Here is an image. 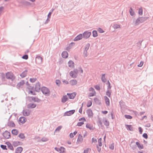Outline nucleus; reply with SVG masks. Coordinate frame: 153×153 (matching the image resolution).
I'll list each match as a JSON object with an SVG mask.
<instances>
[{
  "instance_id": "obj_9",
  "label": "nucleus",
  "mask_w": 153,
  "mask_h": 153,
  "mask_svg": "<svg viewBox=\"0 0 153 153\" xmlns=\"http://www.w3.org/2000/svg\"><path fill=\"white\" fill-rule=\"evenodd\" d=\"M23 114L25 116H27L30 115V111L28 109H24L22 111Z\"/></svg>"
},
{
  "instance_id": "obj_42",
  "label": "nucleus",
  "mask_w": 153,
  "mask_h": 153,
  "mask_svg": "<svg viewBox=\"0 0 153 153\" xmlns=\"http://www.w3.org/2000/svg\"><path fill=\"white\" fill-rule=\"evenodd\" d=\"M92 105V102L91 101H88L87 106L88 107H89L91 106Z\"/></svg>"
},
{
  "instance_id": "obj_17",
  "label": "nucleus",
  "mask_w": 153,
  "mask_h": 153,
  "mask_svg": "<svg viewBox=\"0 0 153 153\" xmlns=\"http://www.w3.org/2000/svg\"><path fill=\"white\" fill-rule=\"evenodd\" d=\"M67 95H68L70 99H73L76 96V94L74 93H67Z\"/></svg>"
},
{
  "instance_id": "obj_48",
  "label": "nucleus",
  "mask_w": 153,
  "mask_h": 153,
  "mask_svg": "<svg viewBox=\"0 0 153 153\" xmlns=\"http://www.w3.org/2000/svg\"><path fill=\"white\" fill-rule=\"evenodd\" d=\"M109 148L110 149L113 150L114 149V143H113L111 144L109 146Z\"/></svg>"
},
{
  "instance_id": "obj_20",
  "label": "nucleus",
  "mask_w": 153,
  "mask_h": 153,
  "mask_svg": "<svg viewBox=\"0 0 153 153\" xmlns=\"http://www.w3.org/2000/svg\"><path fill=\"white\" fill-rule=\"evenodd\" d=\"M26 118L23 117H21L19 118V121L21 123L24 124L25 123L26 121Z\"/></svg>"
},
{
  "instance_id": "obj_24",
  "label": "nucleus",
  "mask_w": 153,
  "mask_h": 153,
  "mask_svg": "<svg viewBox=\"0 0 153 153\" xmlns=\"http://www.w3.org/2000/svg\"><path fill=\"white\" fill-rule=\"evenodd\" d=\"M70 84L72 85H75L77 83V81L76 79H72L70 81Z\"/></svg>"
},
{
  "instance_id": "obj_31",
  "label": "nucleus",
  "mask_w": 153,
  "mask_h": 153,
  "mask_svg": "<svg viewBox=\"0 0 153 153\" xmlns=\"http://www.w3.org/2000/svg\"><path fill=\"white\" fill-rule=\"evenodd\" d=\"M21 143L19 141H14L13 143V145L14 147H16L20 145Z\"/></svg>"
},
{
  "instance_id": "obj_32",
  "label": "nucleus",
  "mask_w": 153,
  "mask_h": 153,
  "mask_svg": "<svg viewBox=\"0 0 153 153\" xmlns=\"http://www.w3.org/2000/svg\"><path fill=\"white\" fill-rule=\"evenodd\" d=\"M68 65L69 67H73L74 66V62L72 60H70L68 63Z\"/></svg>"
},
{
  "instance_id": "obj_14",
  "label": "nucleus",
  "mask_w": 153,
  "mask_h": 153,
  "mask_svg": "<svg viewBox=\"0 0 153 153\" xmlns=\"http://www.w3.org/2000/svg\"><path fill=\"white\" fill-rule=\"evenodd\" d=\"M82 34H80L75 38L74 40V41H77L82 39Z\"/></svg>"
},
{
  "instance_id": "obj_2",
  "label": "nucleus",
  "mask_w": 153,
  "mask_h": 153,
  "mask_svg": "<svg viewBox=\"0 0 153 153\" xmlns=\"http://www.w3.org/2000/svg\"><path fill=\"white\" fill-rule=\"evenodd\" d=\"M27 98L29 101L31 102L33 101L34 102H39L41 101L40 99L36 97H30L29 96L27 97Z\"/></svg>"
},
{
  "instance_id": "obj_56",
  "label": "nucleus",
  "mask_w": 153,
  "mask_h": 153,
  "mask_svg": "<svg viewBox=\"0 0 153 153\" xmlns=\"http://www.w3.org/2000/svg\"><path fill=\"white\" fill-rule=\"evenodd\" d=\"M28 58V55L27 54H25L23 55L22 57V58L25 59H27Z\"/></svg>"
},
{
  "instance_id": "obj_29",
  "label": "nucleus",
  "mask_w": 153,
  "mask_h": 153,
  "mask_svg": "<svg viewBox=\"0 0 153 153\" xmlns=\"http://www.w3.org/2000/svg\"><path fill=\"white\" fill-rule=\"evenodd\" d=\"M68 98L66 95L63 96L62 98L61 102L63 103L65 102L68 100Z\"/></svg>"
},
{
  "instance_id": "obj_52",
  "label": "nucleus",
  "mask_w": 153,
  "mask_h": 153,
  "mask_svg": "<svg viewBox=\"0 0 153 153\" xmlns=\"http://www.w3.org/2000/svg\"><path fill=\"white\" fill-rule=\"evenodd\" d=\"M1 147L3 150H7V146L4 145H1L0 146Z\"/></svg>"
},
{
  "instance_id": "obj_8",
  "label": "nucleus",
  "mask_w": 153,
  "mask_h": 153,
  "mask_svg": "<svg viewBox=\"0 0 153 153\" xmlns=\"http://www.w3.org/2000/svg\"><path fill=\"white\" fill-rule=\"evenodd\" d=\"M75 112V110H70L68 111H67L66 112H65L64 113V116H71V115L73 114Z\"/></svg>"
},
{
  "instance_id": "obj_39",
  "label": "nucleus",
  "mask_w": 153,
  "mask_h": 153,
  "mask_svg": "<svg viewBox=\"0 0 153 153\" xmlns=\"http://www.w3.org/2000/svg\"><path fill=\"white\" fill-rule=\"evenodd\" d=\"M18 137L22 139H23L25 138V137L24 134L20 133Z\"/></svg>"
},
{
  "instance_id": "obj_34",
  "label": "nucleus",
  "mask_w": 153,
  "mask_h": 153,
  "mask_svg": "<svg viewBox=\"0 0 153 153\" xmlns=\"http://www.w3.org/2000/svg\"><path fill=\"white\" fill-rule=\"evenodd\" d=\"M35 90H28V94H32L33 95H36V94L35 93Z\"/></svg>"
},
{
  "instance_id": "obj_6",
  "label": "nucleus",
  "mask_w": 153,
  "mask_h": 153,
  "mask_svg": "<svg viewBox=\"0 0 153 153\" xmlns=\"http://www.w3.org/2000/svg\"><path fill=\"white\" fill-rule=\"evenodd\" d=\"M13 74L11 72H7L6 74V78L9 79H11L13 81Z\"/></svg>"
},
{
  "instance_id": "obj_41",
  "label": "nucleus",
  "mask_w": 153,
  "mask_h": 153,
  "mask_svg": "<svg viewBox=\"0 0 153 153\" xmlns=\"http://www.w3.org/2000/svg\"><path fill=\"white\" fill-rule=\"evenodd\" d=\"M86 127L87 128H89L90 130L92 129L93 126H92L90 124L87 123L86 125Z\"/></svg>"
},
{
  "instance_id": "obj_36",
  "label": "nucleus",
  "mask_w": 153,
  "mask_h": 153,
  "mask_svg": "<svg viewBox=\"0 0 153 153\" xmlns=\"http://www.w3.org/2000/svg\"><path fill=\"white\" fill-rule=\"evenodd\" d=\"M1 79L3 81H6V76L4 73H1Z\"/></svg>"
},
{
  "instance_id": "obj_18",
  "label": "nucleus",
  "mask_w": 153,
  "mask_h": 153,
  "mask_svg": "<svg viewBox=\"0 0 153 153\" xmlns=\"http://www.w3.org/2000/svg\"><path fill=\"white\" fill-rule=\"evenodd\" d=\"M69 74L72 77L74 78H76L77 77L78 75L77 74L74 73L72 72V71H71L69 73Z\"/></svg>"
},
{
  "instance_id": "obj_40",
  "label": "nucleus",
  "mask_w": 153,
  "mask_h": 153,
  "mask_svg": "<svg viewBox=\"0 0 153 153\" xmlns=\"http://www.w3.org/2000/svg\"><path fill=\"white\" fill-rule=\"evenodd\" d=\"M90 46V44L89 43L87 44L85 46L84 50L87 51L89 48Z\"/></svg>"
},
{
  "instance_id": "obj_1",
  "label": "nucleus",
  "mask_w": 153,
  "mask_h": 153,
  "mask_svg": "<svg viewBox=\"0 0 153 153\" xmlns=\"http://www.w3.org/2000/svg\"><path fill=\"white\" fill-rule=\"evenodd\" d=\"M149 17H140L137 18L134 23V25L137 26L140 23H142L147 20Z\"/></svg>"
},
{
  "instance_id": "obj_26",
  "label": "nucleus",
  "mask_w": 153,
  "mask_h": 153,
  "mask_svg": "<svg viewBox=\"0 0 153 153\" xmlns=\"http://www.w3.org/2000/svg\"><path fill=\"white\" fill-rule=\"evenodd\" d=\"M103 122L104 125L106 126H108L109 125V122L105 118L103 119Z\"/></svg>"
},
{
  "instance_id": "obj_33",
  "label": "nucleus",
  "mask_w": 153,
  "mask_h": 153,
  "mask_svg": "<svg viewBox=\"0 0 153 153\" xmlns=\"http://www.w3.org/2000/svg\"><path fill=\"white\" fill-rule=\"evenodd\" d=\"M105 74H102L101 77L102 81L103 82H105L106 81V79L105 76Z\"/></svg>"
},
{
  "instance_id": "obj_37",
  "label": "nucleus",
  "mask_w": 153,
  "mask_h": 153,
  "mask_svg": "<svg viewBox=\"0 0 153 153\" xmlns=\"http://www.w3.org/2000/svg\"><path fill=\"white\" fill-rule=\"evenodd\" d=\"M93 36L94 37H97L98 36V34L97 31L96 30H93L92 31Z\"/></svg>"
},
{
  "instance_id": "obj_51",
  "label": "nucleus",
  "mask_w": 153,
  "mask_h": 153,
  "mask_svg": "<svg viewBox=\"0 0 153 153\" xmlns=\"http://www.w3.org/2000/svg\"><path fill=\"white\" fill-rule=\"evenodd\" d=\"M138 13L140 15H142L143 14V10L142 8H140L138 10Z\"/></svg>"
},
{
  "instance_id": "obj_22",
  "label": "nucleus",
  "mask_w": 153,
  "mask_h": 153,
  "mask_svg": "<svg viewBox=\"0 0 153 153\" xmlns=\"http://www.w3.org/2000/svg\"><path fill=\"white\" fill-rule=\"evenodd\" d=\"M62 57L64 58H66L68 56V53L66 51H63L62 53Z\"/></svg>"
},
{
  "instance_id": "obj_4",
  "label": "nucleus",
  "mask_w": 153,
  "mask_h": 153,
  "mask_svg": "<svg viewBox=\"0 0 153 153\" xmlns=\"http://www.w3.org/2000/svg\"><path fill=\"white\" fill-rule=\"evenodd\" d=\"M91 34V32L86 31L83 33V34L82 35L83 38L87 39L90 36Z\"/></svg>"
},
{
  "instance_id": "obj_46",
  "label": "nucleus",
  "mask_w": 153,
  "mask_h": 153,
  "mask_svg": "<svg viewBox=\"0 0 153 153\" xmlns=\"http://www.w3.org/2000/svg\"><path fill=\"white\" fill-rule=\"evenodd\" d=\"M120 106L121 108L125 104V102L121 100L120 102Z\"/></svg>"
},
{
  "instance_id": "obj_21",
  "label": "nucleus",
  "mask_w": 153,
  "mask_h": 153,
  "mask_svg": "<svg viewBox=\"0 0 153 153\" xmlns=\"http://www.w3.org/2000/svg\"><path fill=\"white\" fill-rule=\"evenodd\" d=\"M25 83V81L24 80H22L20 82L17 84L16 87L18 88L20 87L21 86L23 85Z\"/></svg>"
},
{
  "instance_id": "obj_63",
  "label": "nucleus",
  "mask_w": 153,
  "mask_h": 153,
  "mask_svg": "<svg viewBox=\"0 0 153 153\" xmlns=\"http://www.w3.org/2000/svg\"><path fill=\"white\" fill-rule=\"evenodd\" d=\"M62 126H58L56 129L55 131H59L62 128Z\"/></svg>"
},
{
  "instance_id": "obj_59",
  "label": "nucleus",
  "mask_w": 153,
  "mask_h": 153,
  "mask_svg": "<svg viewBox=\"0 0 153 153\" xmlns=\"http://www.w3.org/2000/svg\"><path fill=\"white\" fill-rule=\"evenodd\" d=\"M83 55L85 57H87L88 56L87 51L84 50L83 52Z\"/></svg>"
},
{
  "instance_id": "obj_16",
  "label": "nucleus",
  "mask_w": 153,
  "mask_h": 153,
  "mask_svg": "<svg viewBox=\"0 0 153 153\" xmlns=\"http://www.w3.org/2000/svg\"><path fill=\"white\" fill-rule=\"evenodd\" d=\"M36 106V104L34 103H30L27 105V107L29 108H33Z\"/></svg>"
},
{
  "instance_id": "obj_11",
  "label": "nucleus",
  "mask_w": 153,
  "mask_h": 153,
  "mask_svg": "<svg viewBox=\"0 0 153 153\" xmlns=\"http://www.w3.org/2000/svg\"><path fill=\"white\" fill-rule=\"evenodd\" d=\"M7 126L10 127H15L16 125L14 122L12 121H8L7 123Z\"/></svg>"
},
{
  "instance_id": "obj_5",
  "label": "nucleus",
  "mask_w": 153,
  "mask_h": 153,
  "mask_svg": "<svg viewBox=\"0 0 153 153\" xmlns=\"http://www.w3.org/2000/svg\"><path fill=\"white\" fill-rule=\"evenodd\" d=\"M42 58L40 56H37L36 57L35 62L37 64L39 65L42 63Z\"/></svg>"
},
{
  "instance_id": "obj_23",
  "label": "nucleus",
  "mask_w": 153,
  "mask_h": 153,
  "mask_svg": "<svg viewBox=\"0 0 153 153\" xmlns=\"http://www.w3.org/2000/svg\"><path fill=\"white\" fill-rule=\"evenodd\" d=\"M105 104L107 106L110 105V100L106 96H105Z\"/></svg>"
},
{
  "instance_id": "obj_62",
  "label": "nucleus",
  "mask_w": 153,
  "mask_h": 153,
  "mask_svg": "<svg viewBox=\"0 0 153 153\" xmlns=\"http://www.w3.org/2000/svg\"><path fill=\"white\" fill-rule=\"evenodd\" d=\"M143 137L146 139L148 138V136L146 133H144L143 134Z\"/></svg>"
},
{
  "instance_id": "obj_54",
  "label": "nucleus",
  "mask_w": 153,
  "mask_h": 153,
  "mask_svg": "<svg viewBox=\"0 0 153 153\" xmlns=\"http://www.w3.org/2000/svg\"><path fill=\"white\" fill-rule=\"evenodd\" d=\"M106 94L109 97H111V92L109 91L108 90L106 91Z\"/></svg>"
},
{
  "instance_id": "obj_44",
  "label": "nucleus",
  "mask_w": 153,
  "mask_h": 153,
  "mask_svg": "<svg viewBox=\"0 0 153 153\" xmlns=\"http://www.w3.org/2000/svg\"><path fill=\"white\" fill-rule=\"evenodd\" d=\"M61 83V82L59 80L56 79V83L58 86H60Z\"/></svg>"
},
{
  "instance_id": "obj_43",
  "label": "nucleus",
  "mask_w": 153,
  "mask_h": 153,
  "mask_svg": "<svg viewBox=\"0 0 153 153\" xmlns=\"http://www.w3.org/2000/svg\"><path fill=\"white\" fill-rule=\"evenodd\" d=\"M124 117L127 119H131L132 118V117L130 115L126 114Z\"/></svg>"
},
{
  "instance_id": "obj_57",
  "label": "nucleus",
  "mask_w": 153,
  "mask_h": 153,
  "mask_svg": "<svg viewBox=\"0 0 153 153\" xmlns=\"http://www.w3.org/2000/svg\"><path fill=\"white\" fill-rule=\"evenodd\" d=\"M84 123V122H78L77 123V126H81Z\"/></svg>"
},
{
  "instance_id": "obj_58",
  "label": "nucleus",
  "mask_w": 153,
  "mask_h": 153,
  "mask_svg": "<svg viewBox=\"0 0 153 153\" xmlns=\"http://www.w3.org/2000/svg\"><path fill=\"white\" fill-rule=\"evenodd\" d=\"M60 150H59V151H61V152L63 153V152H65V149L63 147H61L60 149Z\"/></svg>"
},
{
  "instance_id": "obj_28",
  "label": "nucleus",
  "mask_w": 153,
  "mask_h": 153,
  "mask_svg": "<svg viewBox=\"0 0 153 153\" xmlns=\"http://www.w3.org/2000/svg\"><path fill=\"white\" fill-rule=\"evenodd\" d=\"M22 150L23 149L22 147H19L16 149L15 153H21Z\"/></svg>"
},
{
  "instance_id": "obj_30",
  "label": "nucleus",
  "mask_w": 153,
  "mask_h": 153,
  "mask_svg": "<svg viewBox=\"0 0 153 153\" xmlns=\"http://www.w3.org/2000/svg\"><path fill=\"white\" fill-rule=\"evenodd\" d=\"M11 133L12 134L16 135L18 134L19 131L16 129H13L12 130Z\"/></svg>"
},
{
  "instance_id": "obj_27",
  "label": "nucleus",
  "mask_w": 153,
  "mask_h": 153,
  "mask_svg": "<svg viewBox=\"0 0 153 153\" xmlns=\"http://www.w3.org/2000/svg\"><path fill=\"white\" fill-rule=\"evenodd\" d=\"M136 144L137 145L139 149H143L144 146L143 144L140 145V143L138 142L136 143Z\"/></svg>"
},
{
  "instance_id": "obj_3",
  "label": "nucleus",
  "mask_w": 153,
  "mask_h": 153,
  "mask_svg": "<svg viewBox=\"0 0 153 153\" xmlns=\"http://www.w3.org/2000/svg\"><path fill=\"white\" fill-rule=\"evenodd\" d=\"M42 93L46 96H49L50 95V92L49 89L47 87H43L41 89Z\"/></svg>"
},
{
  "instance_id": "obj_13",
  "label": "nucleus",
  "mask_w": 153,
  "mask_h": 153,
  "mask_svg": "<svg viewBox=\"0 0 153 153\" xmlns=\"http://www.w3.org/2000/svg\"><path fill=\"white\" fill-rule=\"evenodd\" d=\"M28 71L27 69L25 70L20 74V76L22 78H23L25 77L27 75V73Z\"/></svg>"
},
{
  "instance_id": "obj_12",
  "label": "nucleus",
  "mask_w": 153,
  "mask_h": 153,
  "mask_svg": "<svg viewBox=\"0 0 153 153\" xmlns=\"http://www.w3.org/2000/svg\"><path fill=\"white\" fill-rule=\"evenodd\" d=\"M86 112L89 118H92L93 117V114L92 110L88 109L87 110Z\"/></svg>"
},
{
  "instance_id": "obj_45",
  "label": "nucleus",
  "mask_w": 153,
  "mask_h": 153,
  "mask_svg": "<svg viewBox=\"0 0 153 153\" xmlns=\"http://www.w3.org/2000/svg\"><path fill=\"white\" fill-rule=\"evenodd\" d=\"M36 80V78H31L30 79V81L32 83L35 82Z\"/></svg>"
},
{
  "instance_id": "obj_60",
  "label": "nucleus",
  "mask_w": 153,
  "mask_h": 153,
  "mask_svg": "<svg viewBox=\"0 0 153 153\" xmlns=\"http://www.w3.org/2000/svg\"><path fill=\"white\" fill-rule=\"evenodd\" d=\"M27 89L28 90H34L35 88H34V87L33 86H29V87L27 88Z\"/></svg>"
},
{
  "instance_id": "obj_15",
  "label": "nucleus",
  "mask_w": 153,
  "mask_h": 153,
  "mask_svg": "<svg viewBox=\"0 0 153 153\" xmlns=\"http://www.w3.org/2000/svg\"><path fill=\"white\" fill-rule=\"evenodd\" d=\"M83 140V139L82 138V136L81 134H79L77 139V143H81L82 142Z\"/></svg>"
},
{
  "instance_id": "obj_55",
  "label": "nucleus",
  "mask_w": 153,
  "mask_h": 153,
  "mask_svg": "<svg viewBox=\"0 0 153 153\" xmlns=\"http://www.w3.org/2000/svg\"><path fill=\"white\" fill-rule=\"evenodd\" d=\"M94 88L97 91H100V86L98 85H96L94 86Z\"/></svg>"
},
{
  "instance_id": "obj_53",
  "label": "nucleus",
  "mask_w": 153,
  "mask_h": 153,
  "mask_svg": "<svg viewBox=\"0 0 153 153\" xmlns=\"http://www.w3.org/2000/svg\"><path fill=\"white\" fill-rule=\"evenodd\" d=\"M102 138H100L98 140V142L99 144V146H101L102 145Z\"/></svg>"
},
{
  "instance_id": "obj_7",
  "label": "nucleus",
  "mask_w": 153,
  "mask_h": 153,
  "mask_svg": "<svg viewBox=\"0 0 153 153\" xmlns=\"http://www.w3.org/2000/svg\"><path fill=\"white\" fill-rule=\"evenodd\" d=\"M2 135L3 137L6 139H8L10 138L11 137L10 132L7 131H5L3 133Z\"/></svg>"
},
{
  "instance_id": "obj_50",
  "label": "nucleus",
  "mask_w": 153,
  "mask_h": 153,
  "mask_svg": "<svg viewBox=\"0 0 153 153\" xmlns=\"http://www.w3.org/2000/svg\"><path fill=\"white\" fill-rule=\"evenodd\" d=\"M113 27L114 29H118L120 28V25L117 24L114 25Z\"/></svg>"
},
{
  "instance_id": "obj_10",
  "label": "nucleus",
  "mask_w": 153,
  "mask_h": 153,
  "mask_svg": "<svg viewBox=\"0 0 153 153\" xmlns=\"http://www.w3.org/2000/svg\"><path fill=\"white\" fill-rule=\"evenodd\" d=\"M35 90L36 91L39 92L40 91V84L39 82L36 83L35 84Z\"/></svg>"
},
{
  "instance_id": "obj_61",
  "label": "nucleus",
  "mask_w": 153,
  "mask_h": 153,
  "mask_svg": "<svg viewBox=\"0 0 153 153\" xmlns=\"http://www.w3.org/2000/svg\"><path fill=\"white\" fill-rule=\"evenodd\" d=\"M107 84L108 85L107 86L108 89H110L111 88V86L110 83L108 80L107 82Z\"/></svg>"
},
{
  "instance_id": "obj_19",
  "label": "nucleus",
  "mask_w": 153,
  "mask_h": 153,
  "mask_svg": "<svg viewBox=\"0 0 153 153\" xmlns=\"http://www.w3.org/2000/svg\"><path fill=\"white\" fill-rule=\"evenodd\" d=\"M5 144L7 145L8 149L12 150H13V146L9 142H6Z\"/></svg>"
},
{
  "instance_id": "obj_64",
  "label": "nucleus",
  "mask_w": 153,
  "mask_h": 153,
  "mask_svg": "<svg viewBox=\"0 0 153 153\" xmlns=\"http://www.w3.org/2000/svg\"><path fill=\"white\" fill-rule=\"evenodd\" d=\"M143 64V62L141 61L140 62V63L137 65V66L138 67H141L142 66Z\"/></svg>"
},
{
  "instance_id": "obj_49",
  "label": "nucleus",
  "mask_w": 153,
  "mask_h": 153,
  "mask_svg": "<svg viewBox=\"0 0 153 153\" xmlns=\"http://www.w3.org/2000/svg\"><path fill=\"white\" fill-rule=\"evenodd\" d=\"M97 30L100 33H102L104 32V31L100 27L98 28Z\"/></svg>"
},
{
  "instance_id": "obj_25",
  "label": "nucleus",
  "mask_w": 153,
  "mask_h": 153,
  "mask_svg": "<svg viewBox=\"0 0 153 153\" xmlns=\"http://www.w3.org/2000/svg\"><path fill=\"white\" fill-rule=\"evenodd\" d=\"M94 101L95 103L99 105H100L101 102L97 98H94Z\"/></svg>"
},
{
  "instance_id": "obj_35",
  "label": "nucleus",
  "mask_w": 153,
  "mask_h": 153,
  "mask_svg": "<svg viewBox=\"0 0 153 153\" xmlns=\"http://www.w3.org/2000/svg\"><path fill=\"white\" fill-rule=\"evenodd\" d=\"M126 126H127L126 128L128 130H129L130 131H133V127H132L131 125H126Z\"/></svg>"
},
{
  "instance_id": "obj_38",
  "label": "nucleus",
  "mask_w": 153,
  "mask_h": 153,
  "mask_svg": "<svg viewBox=\"0 0 153 153\" xmlns=\"http://www.w3.org/2000/svg\"><path fill=\"white\" fill-rule=\"evenodd\" d=\"M129 11L131 16H132L134 15V12L131 7L130 8Z\"/></svg>"
},
{
  "instance_id": "obj_47",
  "label": "nucleus",
  "mask_w": 153,
  "mask_h": 153,
  "mask_svg": "<svg viewBox=\"0 0 153 153\" xmlns=\"http://www.w3.org/2000/svg\"><path fill=\"white\" fill-rule=\"evenodd\" d=\"M48 140V139L47 138L45 137H42L41 140L42 142H46Z\"/></svg>"
}]
</instances>
